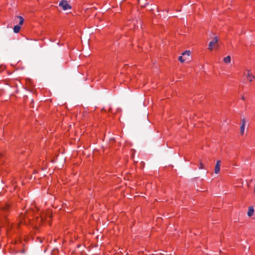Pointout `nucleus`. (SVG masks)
Returning <instances> with one entry per match:
<instances>
[{"instance_id":"nucleus-8","label":"nucleus","mask_w":255,"mask_h":255,"mask_svg":"<svg viewBox=\"0 0 255 255\" xmlns=\"http://www.w3.org/2000/svg\"><path fill=\"white\" fill-rule=\"evenodd\" d=\"M254 207L253 206H250L249 208V210L248 211V215L249 217H251V216H252L254 214Z\"/></svg>"},{"instance_id":"nucleus-16","label":"nucleus","mask_w":255,"mask_h":255,"mask_svg":"<svg viewBox=\"0 0 255 255\" xmlns=\"http://www.w3.org/2000/svg\"><path fill=\"white\" fill-rule=\"evenodd\" d=\"M241 99H242V100H244H244H245V97H244V96H242V97H241Z\"/></svg>"},{"instance_id":"nucleus-14","label":"nucleus","mask_w":255,"mask_h":255,"mask_svg":"<svg viewBox=\"0 0 255 255\" xmlns=\"http://www.w3.org/2000/svg\"><path fill=\"white\" fill-rule=\"evenodd\" d=\"M190 55V51H185L182 53V55H187L188 56H189Z\"/></svg>"},{"instance_id":"nucleus-3","label":"nucleus","mask_w":255,"mask_h":255,"mask_svg":"<svg viewBox=\"0 0 255 255\" xmlns=\"http://www.w3.org/2000/svg\"><path fill=\"white\" fill-rule=\"evenodd\" d=\"M39 212V209L37 208V207L33 206L31 208V209L29 211H27L26 214L24 215L25 217L28 218L29 215L30 214H35L36 213Z\"/></svg>"},{"instance_id":"nucleus-5","label":"nucleus","mask_w":255,"mask_h":255,"mask_svg":"<svg viewBox=\"0 0 255 255\" xmlns=\"http://www.w3.org/2000/svg\"><path fill=\"white\" fill-rule=\"evenodd\" d=\"M39 215L40 216V219H41V221H43L45 219V218H46V216H48V217L49 218H50L51 217V213L50 212V211H48V213H47V214L46 215L45 214V213L44 212H40L39 214Z\"/></svg>"},{"instance_id":"nucleus-2","label":"nucleus","mask_w":255,"mask_h":255,"mask_svg":"<svg viewBox=\"0 0 255 255\" xmlns=\"http://www.w3.org/2000/svg\"><path fill=\"white\" fill-rule=\"evenodd\" d=\"M218 40L217 37H215L214 39L210 42L208 46V49L210 50H213L214 48L215 47L216 45H217Z\"/></svg>"},{"instance_id":"nucleus-1","label":"nucleus","mask_w":255,"mask_h":255,"mask_svg":"<svg viewBox=\"0 0 255 255\" xmlns=\"http://www.w3.org/2000/svg\"><path fill=\"white\" fill-rule=\"evenodd\" d=\"M59 6L64 10H67L71 9V6L69 4L67 0H62L59 2Z\"/></svg>"},{"instance_id":"nucleus-10","label":"nucleus","mask_w":255,"mask_h":255,"mask_svg":"<svg viewBox=\"0 0 255 255\" xmlns=\"http://www.w3.org/2000/svg\"><path fill=\"white\" fill-rule=\"evenodd\" d=\"M20 29V26L17 25H15L13 27V31L15 33H18Z\"/></svg>"},{"instance_id":"nucleus-6","label":"nucleus","mask_w":255,"mask_h":255,"mask_svg":"<svg viewBox=\"0 0 255 255\" xmlns=\"http://www.w3.org/2000/svg\"><path fill=\"white\" fill-rule=\"evenodd\" d=\"M220 166H221V161L220 160H218L216 162L215 168V173L217 174L219 172L220 170Z\"/></svg>"},{"instance_id":"nucleus-4","label":"nucleus","mask_w":255,"mask_h":255,"mask_svg":"<svg viewBox=\"0 0 255 255\" xmlns=\"http://www.w3.org/2000/svg\"><path fill=\"white\" fill-rule=\"evenodd\" d=\"M246 120L243 118L241 120V126L240 127V134L243 135L244 133L246 126Z\"/></svg>"},{"instance_id":"nucleus-15","label":"nucleus","mask_w":255,"mask_h":255,"mask_svg":"<svg viewBox=\"0 0 255 255\" xmlns=\"http://www.w3.org/2000/svg\"><path fill=\"white\" fill-rule=\"evenodd\" d=\"M178 60L182 63L184 62L186 59H184L183 56H180L178 58Z\"/></svg>"},{"instance_id":"nucleus-9","label":"nucleus","mask_w":255,"mask_h":255,"mask_svg":"<svg viewBox=\"0 0 255 255\" xmlns=\"http://www.w3.org/2000/svg\"><path fill=\"white\" fill-rule=\"evenodd\" d=\"M231 56L229 55H228L223 58L224 62L226 64L230 63L231 62Z\"/></svg>"},{"instance_id":"nucleus-7","label":"nucleus","mask_w":255,"mask_h":255,"mask_svg":"<svg viewBox=\"0 0 255 255\" xmlns=\"http://www.w3.org/2000/svg\"><path fill=\"white\" fill-rule=\"evenodd\" d=\"M245 74L246 75V76L247 77L248 80H249L250 82H252L253 80V79L255 78V77L252 75L249 71H248L247 73H246Z\"/></svg>"},{"instance_id":"nucleus-11","label":"nucleus","mask_w":255,"mask_h":255,"mask_svg":"<svg viewBox=\"0 0 255 255\" xmlns=\"http://www.w3.org/2000/svg\"><path fill=\"white\" fill-rule=\"evenodd\" d=\"M17 17L19 19V25H22L23 23V21H24V19L23 18V17L21 16H17Z\"/></svg>"},{"instance_id":"nucleus-13","label":"nucleus","mask_w":255,"mask_h":255,"mask_svg":"<svg viewBox=\"0 0 255 255\" xmlns=\"http://www.w3.org/2000/svg\"><path fill=\"white\" fill-rule=\"evenodd\" d=\"M198 168L199 169H204V164L201 162V160H200V162L198 165Z\"/></svg>"},{"instance_id":"nucleus-12","label":"nucleus","mask_w":255,"mask_h":255,"mask_svg":"<svg viewBox=\"0 0 255 255\" xmlns=\"http://www.w3.org/2000/svg\"><path fill=\"white\" fill-rule=\"evenodd\" d=\"M136 22V23H138V21L137 20H133L132 21V22H131V25L129 26V28H135V22Z\"/></svg>"}]
</instances>
